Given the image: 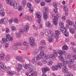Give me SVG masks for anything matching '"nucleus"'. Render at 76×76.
I'll return each mask as SVG.
<instances>
[{
	"label": "nucleus",
	"instance_id": "1",
	"mask_svg": "<svg viewBox=\"0 0 76 76\" xmlns=\"http://www.w3.org/2000/svg\"><path fill=\"white\" fill-rule=\"evenodd\" d=\"M29 41H30V44L31 46H34L35 45V39L34 38L32 37H30L29 38Z\"/></svg>",
	"mask_w": 76,
	"mask_h": 76
},
{
	"label": "nucleus",
	"instance_id": "2",
	"mask_svg": "<svg viewBox=\"0 0 76 76\" xmlns=\"http://www.w3.org/2000/svg\"><path fill=\"white\" fill-rule=\"evenodd\" d=\"M56 56L53 54L50 55L49 56V59L51 61H54L55 60Z\"/></svg>",
	"mask_w": 76,
	"mask_h": 76
},
{
	"label": "nucleus",
	"instance_id": "3",
	"mask_svg": "<svg viewBox=\"0 0 76 76\" xmlns=\"http://www.w3.org/2000/svg\"><path fill=\"white\" fill-rule=\"evenodd\" d=\"M68 66L70 69H72L74 71H75L76 70V65L75 64L72 65L71 64H69L68 65Z\"/></svg>",
	"mask_w": 76,
	"mask_h": 76
},
{
	"label": "nucleus",
	"instance_id": "4",
	"mask_svg": "<svg viewBox=\"0 0 76 76\" xmlns=\"http://www.w3.org/2000/svg\"><path fill=\"white\" fill-rule=\"evenodd\" d=\"M45 34L47 36H50L51 34V31L48 29H46L45 31Z\"/></svg>",
	"mask_w": 76,
	"mask_h": 76
},
{
	"label": "nucleus",
	"instance_id": "5",
	"mask_svg": "<svg viewBox=\"0 0 76 76\" xmlns=\"http://www.w3.org/2000/svg\"><path fill=\"white\" fill-rule=\"evenodd\" d=\"M13 7L14 9H18L19 7V4L18 2H14Z\"/></svg>",
	"mask_w": 76,
	"mask_h": 76
},
{
	"label": "nucleus",
	"instance_id": "6",
	"mask_svg": "<svg viewBox=\"0 0 76 76\" xmlns=\"http://www.w3.org/2000/svg\"><path fill=\"white\" fill-rule=\"evenodd\" d=\"M63 65L64 67H67V65L66 64H69V61H68L66 60H64L63 62Z\"/></svg>",
	"mask_w": 76,
	"mask_h": 76
},
{
	"label": "nucleus",
	"instance_id": "7",
	"mask_svg": "<svg viewBox=\"0 0 76 76\" xmlns=\"http://www.w3.org/2000/svg\"><path fill=\"white\" fill-rule=\"evenodd\" d=\"M50 70V68L48 67H45V68H43L42 71V73H45L47 72V71H49Z\"/></svg>",
	"mask_w": 76,
	"mask_h": 76
},
{
	"label": "nucleus",
	"instance_id": "8",
	"mask_svg": "<svg viewBox=\"0 0 76 76\" xmlns=\"http://www.w3.org/2000/svg\"><path fill=\"white\" fill-rule=\"evenodd\" d=\"M57 52L60 55V56H62V55H64L66 54V52L64 50H57Z\"/></svg>",
	"mask_w": 76,
	"mask_h": 76
},
{
	"label": "nucleus",
	"instance_id": "9",
	"mask_svg": "<svg viewBox=\"0 0 76 76\" xmlns=\"http://www.w3.org/2000/svg\"><path fill=\"white\" fill-rule=\"evenodd\" d=\"M57 21H58V18L56 16H55L53 20V22L55 25H57Z\"/></svg>",
	"mask_w": 76,
	"mask_h": 76
},
{
	"label": "nucleus",
	"instance_id": "10",
	"mask_svg": "<svg viewBox=\"0 0 76 76\" xmlns=\"http://www.w3.org/2000/svg\"><path fill=\"white\" fill-rule=\"evenodd\" d=\"M2 9H3L2 5L0 4V12L2 13V16H4V11L2 10Z\"/></svg>",
	"mask_w": 76,
	"mask_h": 76
},
{
	"label": "nucleus",
	"instance_id": "11",
	"mask_svg": "<svg viewBox=\"0 0 76 76\" xmlns=\"http://www.w3.org/2000/svg\"><path fill=\"white\" fill-rule=\"evenodd\" d=\"M6 37L7 39H9L10 41H12L13 40V37L10 36V35L9 34H7L6 35Z\"/></svg>",
	"mask_w": 76,
	"mask_h": 76
},
{
	"label": "nucleus",
	"instance_id": "12",
	"mask_svg": "<svg viewBox=\"0 0 76 76\" xmlns=\"http://www.w3.org/2000/svg\"><path fill=\"white\" fill-rule=\"evenodd\" d=\"M62 69V71L64 73H67V72L68 71V69H67V66H64Z\"/></svg>",
	"mask_w": 76,
	"mask_h": 76
},
{
	"label": "nucleus",
	"instance_id": "13",
	"mask_svg": "<svg viewBox=\"0 0 76 76\" xmlns=\"http://www.w3.org/2000/svg\"><path fill=\"white\" fill-rule=\"evenodd\" d=\"M46 26L48 27V28H51L52 26V25L50 23V22L49 21H46Z\"/></svg>",
	"mask_w": 76,
	"mask_h": 76
},
{
	"label": "nucleus",
	"instance_id": "14",
	"mask_svg": "<svg viewBox=\"0 0 76 76\" xmlns=\"http://www.w3.org/2000/svg\"><path fill=\"white\" fill-rule=\"evenodd\" d=\"M66 22L68 25L70 26H72V25L73 23V22L70 21V20L69 19L67 20H66Z\"/></svg>",
	"mask_w": 76,
	"mask_h": 76
},
{
	"label": "nucleus",
	"instance_id": "15",
	"mask_svg": "<svg viewBox=\"0 0 76 76\" xmlns=\"http://www.w3.org/2000/svg\"><path fill=\"white\" fill-rule=\"evenodd\" d=\"M29 29V26L28 25L25 26L23 30L24 31H28Z\"/></svg>",
	"mask_w": 76,
	"mask_h": 76
},
{
	"label": "nucleus",
	"instance_id": "16",
	"mask_svg": "<svg viewBox=\"0 0 76 76\" xmlns=\"http://www.w3.org/2000/svg\"><path fill=\"white\" fill-rule=\"evenodd\" d=\"M60 31L63 32V33H65V32H67V29L66 28H61L60 29Z\"/></svg>",
	"mask_w": 76,
	"mask_h": 76
},
{
	"label": "nucleus",
	"instance_id": "17",
	"mask_svg": "<svg viewBox=\"0 0 76 76\" xmlns=\"http://www.w3.org/2000/svg\"><path fill=\"white\" fill-rule=\"evenodd\" d=\"M36 16L37 18H39L40 19L41 17V14L39 12H37L36 13Z\"/></svg>",
	"mask_w": 76,
	"mask_h": 76
},
{
	"label": "nucleus",
	"instance_id": "18",
	"mask_svg": "<svg viewBox=\"0 0 76 76\" xmlns=\"http://www.w3.org/2000/svg\"><path fill=\"white\" fill-rule=\"evenodd\" d=\"M56 67H57V68H61L62 67V63H59L57 65H56Z\"/></svg>",
	"mask_w": 76,
	"mask_h": 76
},
{
	"label": "nucleus",
	"instance_id": "19",
	"mask_svg": "<svg viewBox=\"0 0 76 76\" xmlns=\"http://www.w3.org/2000/svg\"><path fill=\"white\" fill-rule=\"evenodd\" d=\"M69 64H73V63H74V62H75V60H74V59L73 58H71L70 59L69 61Z\"/></svg>",
	"mask_w": 76,
	"mask_h": 76
},
{
	"label": "nucleus",
	"instance_id": "20",
	"mask_svg": "<svg viewBox=\"0 0 76 76\" xmlns=\"http://www.w3.org/2000/svg\"><path fill=\"white\" fill-rule=\"evenodd\" d=\"M5 60L7 61H8L10 60V56L9 55H7V57L5 58Z\"/></svg>",
	"mask_w": 76,
	"mask_h": 76
},
{
	"label": "nucleus",
	"instance_id": "21",
	"mask_svg": "<svg viewBox=\"0 0 76 76\" xmlns=\"http://www.w3.org/2000/svg\"><path fill=\"white\" fill-rule=\"evenodd\" d=\"M66 56L67 59H71V58H72L71 55H70V53H67V55H66Z\"/></svg>",
	"mask_w": 76,
	"mask_h": 76
},
{
	"label": "nucleus",
	"instance_id": "22",
	"mask_svg": "<svg viewBox=\"0 0 76 76\" xmlns=\"http://www.w3.org/2000/svg\"><path fill=\"white\" fill-rule=\"evenodd\" d=\"M39 51V49H37L34 50L33 51V54H38V53Z\"/></svg>",
	"mask_w": 76,
	"mask_h": 76
},
{
	"label": "nucleus",
	"instance_id": "23",
	"mask_svg": "<svg viewBox=\"0 0 76 76\" xmlns=\"http://www.w3.org/2000/svg\"><path fill=\"white\" fill-rule=\"evenodd\" d=\"M59 26L61 27V28H63L64 26V23L63 22H60L59 23Z\"/></svg>",
	"mask_w": 76,
	"mask_h": 76
},
{
	"label": "nucleus",
	"instance_id": "24",
	"mask_svg": "<svg viewBox=\"0 0 76 76\" xmlns=\"http://www.w3.org/2000/svg\"><path fill=\"white\" fill-rule=\"evenodd\" d=\"M68 47L66 45H64L62 48V49L64 50H68Z\"/></svg>",
	"mask_w": 76,
	"mask_h": 76
},
{
	"label": "nucleus",
	"instance_id": "25",
	"mask_svg": "<svg viewBox=\"0 0 76 76\" xmlns=\"http://www.w3.org/2000/svg\"><path fill=\"white\" fill-rule=\"evenodd\" d=\"M33 61L35 62V63H36L38 61V58L37 57H33L32 58Z\"/></svg>",
	"mask_w": 76,
	"mask_h": 76
},
{
	"label": "nucleus",
	"instance_id": "26",
	"mask_svg": "<svg viewBox=\"0 0 76 76\" xmlns=\"http://www.w3.org/2000/svg\"><path fill=\"white\" fill-rule=\"evenodd\" d=\"M0 66L1 68H2L3 69H6V66H4V65L1 63Z\"/></svg>",
	"mask_w": 76,
	"mask_h": 76
},
{
	"label": "nucleus",
	"instance_id": "27",
	"mask_svg": "<svg viewBox=\"0 0 76 76\" xmlns=\"http://www.w3.org/2000/svg\"><path fill=\"white\" fill-rule=\"evenodd\" d=\"M24 69H29L30 67V65L29 64H26L25 66H23Z\"/></svg>",
	"mask_w": 76,
	"mask_h": 76
},
{
	"label": "nucleus",
	"instance_id": "28",
	"mask_svg": "<svg viewBox=\"0 0 76 76\" xmlns=\"http://www.w3.org/2000/svg\"><path fill=\"white\" fill-rule=\"evenodd\" d=\"M40 56V57H42V56H44V51L43 50H42L40 52L39 54Z\"/></svg>",
	"mask_w": 76,
	"mask_h": 76
},
{
	"label": "nucleus",
	"instance_id": "29",
	"mask_svg": "<svg viewBox=\"0 0 76 76\" xmlns=\"http://www.w3.org/2000/svg\"><path fill=\"white\" fill-rule=\"evenodd\" d=\"M16 59L18 61H22V57L21 56H18L17 57Z\"/></svg>",
	"mask_w": 76,
	"mask_h": 76
},
{
	"label": "nucleus",
	"instance_id": "30",
	"mask_svg": "<svg viewBox=\"0 0 76 76\" xmlns=\"http://www.w3.org/2000/svg\"><path fill=\"white\" fill-rule=\"evenodd\" d=\"M43 18L45 19H47L48 18V15L47 13H43Z\"/></svg>",
	"mask_w": 76,
	"mask_h": 76
},
{
	"label": "nucleus",
	"instance_id": "31",
	"mask_svg": "<svg viewBox=\"0 0 76 76\" xmlns=\"http://www.w3.org/2000/svg\"><path fill=\"white\" fill-rule=\"evenodd\" d=\"M52 70H58V68L57 67H56V66H55L54 65L52 66Z\"/></svg>",
	"mask_w": 76,
	"mask_h": 76
},
{
	"label": "nucleus",
	"instance_id": "32",
	"mask_svg": "<svg viewBox=\"0 0 76 76\" xmlns=\"http://www.w3.org/2000/svg\"><path fill=\"white\" fill-rule=\"evenodd\" d=\"M22 65L21 64H18V68L19 70H21L22 69Z\"/></svg>",
	"mask_w": 76,
	"mask_h": 76
},
{
	"label": "nucleus",
	"instance_id": "33",
	"mask_svg": "<svg viewBox=\"0 0 76 76\" xmlns=\"http://www.w3.org/2000/svg\"><path fill=\"white\" fill-rule=\"evenodd\" d=\"M4 54L2 53L1 54L0 56V59L1 60H3L4 58Z\"/></svg>",
	"mask_w": 76,
	"mask_h": 76
},
{
	"label": "nucleus",
	"instance_id": "34",
	"mask_svg": "<svg viewBox=\"0 0 76 76\" xmlns=\"http://www.w3.org/2000/svg\"><path fill=\"white\" fill-rule=\"evenodd\" d=\"M6 41H7V39L6 38L2 39V42H3V43L5 44L6 43Z\"/></svg>",
	"mask_w": 76,
	"mask_h": 76
},
{
	"label": "nucleus",
	"instance_id": "35",
	"mask_svg": "<svg viewBox=\"0 0 76 76\" xmlns=\"http://www.w3.org/2000/svg\"><path fill=\"white\" fill-rule=\"evenodd\" d=\"M22 4H23V6H25L26 4V2L25 0H23L22 2Z\"/></svg>",
	"mask_w": 76,
	"mask_h": 76
},
{
	"label": "nucleus",
	"instance_id": "36",
	"mask_svg": "<svg viewBox=\"0 0 76 76\" xmlns=\"http://www.w3.org/2000/svg\"><path fill=\"white\" fill-rule=\"evenodd\" d=\"M43 10L44 12H45V13H48V10L47 7H44V9Z\"/></svg>",
	"mask_w": 76,
	"mask_h": 76
},
{
	"label": "nucleus",
	"instance_id": "37",
	"mask_svg": "<svg viewBox=\"0 0 76 76\" xmlns=\"http://www.w3.org/2000/svg\"><path fill=\"white\" fill-rule=\"evenodd\" d=\"M64 10V11H66V12H67L68 11V8L65 5H64L63 6Z\"/></svg>",
	"mask_w": 76,
	"mask_h": 76
},
{
	"label": "nucleus",
	"instance_id": "38",
	"mask_svg": "<svg viewBox=\"0 0 76 76\" xmlns=\"http://www.w3.org/2000/svg\"><path fill=\"white\" fill-rule=\"evenodd\" d=\"M45 40H42L41 42V44L42 45H45Z\"/></svg>",
	"mask_w": 76,
	"mask_h": 76
},
{
	"label": "nucleus",
	"instance_id": "39",
	"mask_svg": "<svg viewBox=\"0 0 76 76\" xmlns=\"http://www.w3.org/2000/svg\"><path fill=\"white\" fill-rule=\"evenodd\" d=\"M11 29L12 31H15L16 30V28H15V26H11Z\"/></svg>",
	"mask_w": 76,
	"mask_h": 76
},
{
	"label": "nucleus",
	"instance_id": "40",
	"mask_svg": "<svg viewBox=\"0 0 76 76\" xmlns=\"http://www.w3.org/2000/svg\"><path fill=\"white\" fill-rule=\"evenodd\" d=\"M25 18L26 19L29 20H32V18L31 17L26 16L25 17Z\"/></svg>",
	"mask_w": 76,
	"mask_h": 76
},
{
	"label": "nucleus",
	"instance_id": "41",
	"mask_svg": "<svg viewBox=\"0 0 76 76\" xmlns=\"http://www.w3.org/2000/svg\"><path fill=\"white\" fill-rule=\"evenodd\" d=\"M53 7H55V8H56L57 7V6H58V4H57L56 3L54 2L53 3Z\"/></svg>",
	"mask_w": 76,
	"mask_h": 76
},
{
	"label": "nucleus",
	"instance_id": "42",
	"mask_svg": "<svg viewBox=\"0 0 76 76\" xmlns=\"http://www.w3.org/2000/svg\"><path fill=\"white\" fill-rule=\"evenodd\" d=\"M37 74H38V73L37 72H33L31 75H33L34 76H37Z\"/></svg>",
	"mask_w": 76,
	"mask_h": 76
},
{
	"label": "nucleus",
	"instance_id": "43",
	"mask_svg": "<svg viewBox=\"0 0 76 76\" xmlns=\"http://www.w3.org/2000/svg\"><path fill=\"white\" fill-rule=\"evenodd\" d=\"M7 73L10 76H12L13 75V72L11 71H8L7 72Z\"/></svg>",
	"mask_w": 76,
	"mask_h": 76
},
{
	"label": "nucleus",
	"instance_id": "44",
	"mask_svg": "<svg viewBox=\"0 0 76 76\" xmlns=\"http://www.w3.org/2000/svg\"><path fill=\"white\" fill-rule=\"evenodd\" d=\"M7 13L8 15H10L11 13V10L10 9H8L6 10Z\"/></svg>",
	"mask_w": 76,
	"mask_h": 76
},
{
	"label": "nucleus",
	"instance_id": "45",
	"mask_svg": "<svg viewBox=\"0 0 76 76\" xmlns=\"http://www.w3.org/2000/svg\"><path fill=\"white\" fill-rule=\"evenodd\" d=\"M47 64L48 66H51L53 64V62L51 61H49L48 62Z\"/></svg>",
	"mask_w": 76,
	"mask_h": 76
},
{
	"label": "nucleus",
	"instance_id": "46",
	"mask_svg": "<svg viewBox=\"0 0 76 76\" xmlns=\"http://www.w3.org/2000/svg\"><path fill=\"white\" fill-rule=\"evenodd\" d=\"M23 9V8L22 7V6H20L19 8L18 9V11L19 12H21L22 10V9Z\"/></svg>",
	"mask_w": 76,
	"mask_h": 76
},
{
	"label": "nucleus",
	"instance_id": "47",
	"mask_svg": "<svg viewBox=\"0 0 76 76\" xmlns=\"http://www.w3.org/2000/svg\"><path fill=\"white\" fill-rule=\"evenodd\" d=\"M27 6L28 8H30L31 7V4L28 2L27 4Z\"/></svg>",
	"mask_w": 76,
	"mask_h": 76
},
{
	"label": "nucleus",
	"instance_id": "48",
	"mask_svg": "<svg viewBox=\"0 0 76 76\" xmlns=\"http://www.w3.org/2000/svg\"><path fill=\"white\" fill-rule=\"evenodd\" d=\"M55 33L56 35H59L60 34V32L58 30H56L55 31Z\"/></svg>",
	"mask_w": 76,
	"mask_h": 76
},
{
	"label": "nucleus",
	"instance_id": "49",
	"mask_svg": "<svg viewBox=\"0 0 76 76\" xmlns=\"http://www.w3.org/2000/svg\"><path fill=\"white\" fill-rule=\"evenodd\" d=\"M70 33L71 34H75V30H74L73 29H71L70 30Z\"/></svg>",
	"mask_w": 76,
	"mask_h": 76
},
{
	"label": "nucleus",
	"instance_id": "50",
	"mask_svg": "<svg viewBox=\"0 0 76 76\" xmlns=\"http://www.w3.org/2000/svg\"><path fill=\"white\" fill-rule=\"evenodd\" d=\"M42 62L43 64H46L47 63V61L45 59H43L42 61Z\"/></svg>",
	"mask_w": 76,
	"mask_h": 76
},
{
	"label": "nucleus",
	"instance_id": "51",
	"mask_svg": "<svg viewBox=\"0 0 76 76\" xmlns=\"http://www.w3.org/2000/svg\"><path fill=\"white\" fill-rule=\"evenodd\" d=\"M29 11L31 13H32L34 12V9L32 7H30L29 8Z\"/></svg>",
	"mask_w": 76,
	"mask_h": 76
},
{
	"label": "nucleus",
	"instance_id": "52",
	"mask_svg": "<svg viewBox=\"0 0 76 76\" xmlns=\"http://www.w3.org/2000/svg\"><path fill=\"white\" fill-rule=\"evenodd\" d=\"M14 20L13 18H11L10 20H9V23H10L11 24L13 22V21Z\"/></svg>",
	"mask_w": 76,
	"mask_h": 76
},
{
	"label": "nucleus",
	"instance_id": "53",
	"mask_svg": "<svg viewBox=\"0 0 76 76\" xmlns=\"http://www.w3.org/2000/svg\"><path fill=\"white\" fill-rule=\"evenodd\" d=\"M9 3L11 6H13L14 5V3L13 2V1H10L9 2Z\"/></svg>",
	"mask_w": 76,
	"mask_h": 76
},
{
	"label": "nucleus",
	"instance_id": "54",
	"mask_svg": "<svg viewBox=\"0 0 76 76\" xmlns=\"http://www.w3.org/2000/svg\"><path fill=\"white\" fill-rule=\"evenodd\" d=\"M53 39L52 38L50 37L49 39V41L50 42H53Z\"/></svg>",
	"mask_w": 76,
	"mask_h": 76
},
{
	"label": "nucleus",
	"instance_id": "55",
	"mask_svg": "<svg viewBox=\"0 0 76 76\" xmlns=\"http://www.w3.org/2000/svg\"><path fill=\"white\" fill-rule=\"evenodd\" d=\"M53 53L55 56H57V54L58 53V52H57L56 50H53Z\"/></svg>",
	"mask_w": 76,
	"mask_h": 76
},
{
	"label": "nucleus",
	"instance_id": "56",
	"mask_svg": "<svg viewBox=\"0 0 76 76\" xmlns=\"http://www.w3.org/2000/svg\"><path fill=\"white\" fill-rule=\"evenodd\" d=\"M23 45H26V46H28L29 45V43L28 42H23Z\"/></svg>",
	"mask_w": 76,
	"mask_h": 76
},
{
	"label": "nucleus",
	"instance_id": "57",
	"mask_svg": "<svg viewBox=\"0 0 76 76\" xmlns=\"http://www.w3.org/2000/svg\"><path fill=\"white\" fill-rule=\"evenodd\" d=\"M4 19H5V18H2V19L0 20V24H1L3 23V22H4Z\"/></svg>",
	"mask_w": 76,
	"mask_h": 76
},
{
	"label": "nucleus",
	"instance_id": "58",
	"mask_svg": "<svg viewBox=\"0 0 76 76\" xmlns=\"http://www.w3.org/2000/svg\"><path fill=\"white\" fill-rule=\"evenodd\" d=\"M72 50L73 52L75 53H76V48H72Z\"/></svg>",
	"mask_w": 76,
	"mask_h": 76
},
{
	"label": "nucleus",
	"instance_id": "59",
	"mask_svg": "<svg viewBox=\"0 0 76 76\" xmlns=\"http://www.w3.org/2000/svg\"><path fill=\"white\" fill-rule=\"evenodd\" d=\"M18 32L20 34H21L23 33V30L22 29H20L18 31Z\"/></svg>",
	"mask_w": 76,
	"mask_h": 76
},
{
	"label": "nucleus",
	"instance_id": "60",
	"mask_svg": "<svg viewBox=\"0 0 76 76\" xmlns=\"http://www.w3.org/2000/svg\"><path fill=\"white\" fill-rule=\"evenodd\" d=\"M38 64L39 66H42V63H41V61H38Z\"/></svg>",
	"mask_w": 76,
	"mask_h": 76
},
{
	"label": "nucleus",
	"instance_id": "61",
	"mask_svg": "<svg viewBox=\"0 0 76 76\" xmlns=\"http://www.w3.org/2000/svg\"><path fill=\"white\" fill-rule=\"evenodd\" d=\"M64 34L65 37H68V36H69V33H68L67 32H65L64 33Z\"/></svg>",
	"mask_w": 76,
	"mask_h": 76
},
{
	"label": "nucleus",
	"instance_id": "62",
	"mask_svg": "<svg viewBox=\"0 0 76 76\" xmlns=\"http://www.w3.org/2000/svg\"><path fill=\"white\" fill-rule=\"evenodd\" d=\"M53 10L54 12L56 13H57V12L58 11V10L56 8H54Z\"/></svg>",
	"mask_w": 76,
	"mask_h": 76
},
{
	"label": "nucleus",
	"instance_id": "63",
	"mask_svg": "<svg viewBox=\"0 0 76 76\" xmlns=\"http://www.w3.org/2000/svg\"><path fill=\"white\" fill-rule=\"evenodd\" d=\"M67 75H66L65 76H73V75H72V74H71L70 72H67Z\"/></svg>",
	"mask_w": 76,
	"mask_h": 76
},
{
	"label": "nucleus",
	"instance_id": "64",
	"mask_svg": "<svg viewBox=\"0 0 76 76\" xmlns=\"http://www.w3.org/2000/svg\"><path fill=\"white\" fill-rule=\"evenodd\" d=\"M72 58L74 60H76V55H73L72 56Z\"/></svg>",
	"mask_w": 76,
	"mask_h": 76
}]
</instances>
